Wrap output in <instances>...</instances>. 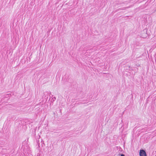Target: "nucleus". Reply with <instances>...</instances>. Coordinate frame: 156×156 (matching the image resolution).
<instances>
[{"label": "nucleus", "mask_w": 156, "mask_h": 156, "mask_svg": "<svg viewBox=\"0 0 156 156\" xmlns=\"http://www.w3.org/2000/svg\"><path fill=\"white\" fill-rule=\"evenodd\" d=\"M121 156H125L123 154H121Z\"/></svg>", "instance_id": "0eeeda50"}, {"label": "nucleus", "mask_w": 156, "mask_h": 156, "mask_svg": "<svg viewBox=\"0 0 156 156\" xmlns=\"http://www.w3.org/2000/svg\"><path fill=\"white\" fill-rule=\"evenodd\" d=\"M6 99H7V98H5V100H6Z\"/></svg>", "instance_id": "1a4fd4ad"}, {"label": "nucleus", "mask_w": 156, "mask_h": 156, "mask_svg": "<svg viewBox=\"0 0 156 156\" xmlns=\"http://www.w3.org/2000/svg\"><path fill=\"white\" fill-rule=\"evenodd\" d=\"M55 99H56V98L55 97H54L51 100V101H55Z\"/></svg>", "instance_id": "39448f33"}, {"label": "nucleus", "mask_w": 156, "mask_h": 156, "mask_svg": "<svg viewBox=\"0 0 156 156\" xmlns=\"http://www.w3.org/2000/svg\"><path fill=\"white\" fill-rule=\"evenodd\" d=\"M140 156H146L145 151L143 150H140Z\"/></svg>", "instance_id": "7ed1b4c3"}, {"label": "nucleus", "mask_w": 156, "mask_h": 156, "mask_svg": "<svg viewBox=\"0 0 156 156\" xmlns=\"http://www.w3.org/2000/svg\"><path fill=\"white\" fill-rule=\"evenodd\" d=\"M148 36V34H147V30H144L142 32L141 34V37L143 38H145Z\"/></svg>", "instance_id": "f03ea898"}, {"label": "nucleus", "mask_w": 156, "mask_h": 156, "mask_svg": "<svg viewBox=\"0 0 156 156\" xmlns=\"http://www.w3.org/2000/svg\"><path fill=\"white\" fill-rule=\"evenodd\" d=\"M39 106L38 107H40V106L41 107H45V105L43 104V103L40 102L39 104H37L35 106Z\"/></svg>", "instance_id": "20e7f679"}, {"label": "nucleus", "mask_w": 156, "mask_h": 156, "mask_svg": "<svg viewBox=\"0 0 156 156\" xmlns=\"http://www.w3.org/2000/svg\"><path fill=\"white\" fill-rule=\"evenodd\" d=\"M126 8L124 7V8H123L122 9L120 8V9H118L117 11H119V10H125L126 9Z\"/></svg>", "instance_id": "423d86ee"}, {"label": "nucleus", "mask_w": 156, "mask_h": 156, "mask_svg": "<svg viewBox=\"0 0 156 156\" xmlns=\"http://www.w3.org/2000/svg\"><path fill=\"white\" fill-rule=\"evenodd\" d=\"M48 96H45V98H48Z\"/></svg>", "instance_id": "6e6552de"}, {"label": "nucleus", "mask_w": 156, "mask_h": 156, "mask_svg": "<svg viewBox=\"0 0 156 156\" xmlns=\"http://www.w3.org/2000/svg\"><path fill=\"white\" fill-rule=\"evenodd\" d=\"M11 95L10 94H6L2 98V101L3 102H7L10 99Z\"/></svg>", "instance_id": "f257e3e1"}]
</instances>
